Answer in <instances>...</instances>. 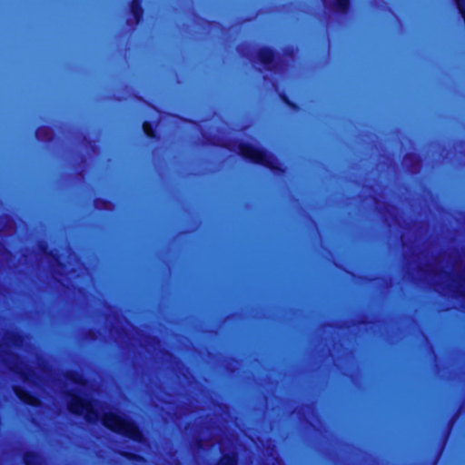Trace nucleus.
<instances>
[{"label":"nucleus","mask_w":465,"mask_h":465,"mask_svg":"<svg viewBox=\"0 0 465 465\" xmlns=\"http://www.w3.org/2000/svg\"><path fill=\"white\" fill-rule=\"evenodd\" d=\"M218 465H235L234 456H224Z\"/></svg>","instance_id":"obj_3"},{"label":"nucleus","mask_w":465,"mask_h":465,"mask_svg":"<svg viewBox=\"0 0 465 465\" xmlns=\"http://www.w3.org/2000/svg\"><path fill=\"white\" fill-rule=\"evenodd\" d=\"M243 153L246 157L253 160L254 162L262 163L265 164H270L267 159V155L255 148L249 147L243 149Z\"/></svg>","instance_id":"obj_2"},{"label":"nucleus","mask_w":465,"mask_h":465,"mask_svg":"<svg viewBox=\"0 0 465 465\" xmlns=\"http://www.w3.org/2000/svg\"><path fill=\"white\" fill-rule=\"evenodd\" d=\"M72 412L84 416L89 420H101L112 430L123 433L134 440H139L141 435L137 428L124 416L115 411H106L96 403L73 396L69 402Z\"/></svg>","instance_id":"obj_1"},{"label":"nucleus","mask_w":465,"mask_h":465,"mask_svg":"<svg viewBox=\"0 0 465 465\" xmlns=\"http://www.w3.org/2000/svg\"><path fill=\"white\" fill-rule=\"evenodd\" d=\"M134 15H137V12L135 9H134Z\"/></svg>","instance_id":"obj_5"},{"label":"nucleus","mask_w":465,"mask_h":465,"mask_svg":"<svg viewBox=\"0 0 465 465\" xmlns=\"http://www.w3.org/2000/svg\"><path fill=\"white\" fill-rule=\"evenodd\" d=\"M143 128L144 133H145L148 136H153V131H152L151 126H150V124H147V123L143 124Z\"/></svg>","instance_id":"obj_4"}]
</instances>
